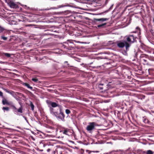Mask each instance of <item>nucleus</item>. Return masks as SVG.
<instances>
[{"label": "nucleus", "instance_id": "1", "mask_svg": "<svg viewBox=\"0 0 154 154\" xmlns=\"http://www.w3.org/2000/svg\"><path fill=\"white\" fill-rule=\"evenodd\" d=\"M50 110L51 113L54 115L58 119L63 121L64 120V118L65 117V115L62 112L61 107H60V109H59V113H58V111L52 107L50 108Z\"/></svg>", "mask_w": 154, "mask_h": 154}, {"label": "nucleus", "instance_id": "2", "mask_svg": "<svg viewBox=\"0 0 154 154\" xmlns=\"http://www.w3.org/2000/svg\"><path fill=\"white\" fill-rule=\"evenodd\" d=\"M116 44L117 46L120 48H122L125 46L126 51L129 50V48L130 46V44L126 41H117Z\"/></svg>", "mask_w": 154, "mask_h": 154}, {"label": "nucleus", "instance_id": "3", "mask_svg": "<svg viewBox=\"0 0 154 154\" xmlns=\"http://www.w3.org/2000/svg\"><path fill=\"white\" fill-rule=\"evenodd\" d=\"M97 124L95 122H89L86 127V130L90 133H92V131L96 129Z\"/></svg>", "mask_w": 154, "mask_h": 154}, {"label": "nucleus", "instance_id": "4", "mask_svg": "<svg viewBox=\"0 0 154 154\" xmlns=\"http://www.w3.org/2000/svg\"><path fill=\"white\" fill-rule=\"evenodd\" d=\"M126 41L129 43L130 45L131 44L137 41V37L134 36L133 35H129L126 36Z\"/></svg>", "mask_w": 154, "mask_h": 154}, {"label": "nucleus", "instance_id": "5", "mask_svg": "<svg viewBox=\"0 0 154 154\" xmlns=\"http://www.w3.org/2000/svg\"><path fill=\"white\" fill-rule=\"evenodd\" d=\"M8 4L11 8L19 9L20 10L22 9V8L20 7V6L17 3H16L13 1H8Z\"/></svg>", "mask_w": 154, "mask_h": 154}, {"label": "nucleus", "instance_id": "6", "mask_svg": "<svg viewBox=\"0 0 154 154\" xmlns=\"http://www.w3.org/2000/svg\"><path fill=\"white\" fill-rule=\"evenodd\" d=\"M60 132L67 135H69L71 133L70 129L66 128H63L60 131Z\"/></svg>", "mask_w": 154, "mask_h": 154}, {"label": "nucleus", "instance_id": "7", "mask_svg": "<svg viewBox=\"0 0 154 154\" xmlns=\"http://www.w3.org/2000/svg\"><path fill=\"white\" fill-rule=\"evenodd\" d=\"M11 107H12L14 111L16 112H19L20 113H23V108L22 106L21 105L20 107L17 109L16 107L14 105H12Z\"/></svg>", "mask_w": 154, "mask_h": 154}, {"label": "nucleus", "instance_id": "8", "mask_svg": "<svg viewBox=\"0 0 154 154\" xmlns=\"http://www.w3.org/2000/svg\"><path fill=\"white\" fill-rule=\"evenodd\" d=\"M11 107H12L14 111L16 112H19L20 113H23V108L22 106L21 105L20 107L17 109L16 107L14 105H12Z\"/></svg>", "mask_w": 154, "mask_h": 154}, {"label": "nucleus", "instance_id": "9", "mask_svg": "<svg viewBox=\"0 0 154 154\" xmlns=\"http://www.w3.org/2000/svg\"><path fill=\"white\" fill-rule=\"evenodd\" d=\"M48 104H50L51 106L53 107H56L58 106L59 108V109H60V107H61V106H60L57 104L55 102L50 101L49 102H48Z\"/></svg>", "mask_w": 154, "mask_h": 154}, {"label": "nucleus", "instance_id": "10", "mask_svg": "<svg viewBox=\"0 0 154 154\" xmlns=\"http://www.w3.org/2000/svg\"><path fill=\"white\" fill-rule=\"evenodd\" d=\"M94 21L95 22H97V21H101L102 22L104 21L108 20V19L107 18H103L98 19L94 18Z\"/></svg>", "mask_w": 154, "mask_h": 154}, {"label": "nucleus", "instance_id": "11", "mask_svg": "<svg viewBox=\"0 0 154 154\" xmlns=\"http://www.w3.org/2000/svg\"><path fill=\"white\" fill-rule=\"evenodd\" d=\"M127 2H131L130 6L136 5L138 3V2L136 0H126Z\"/></svg>", "mask_w": 154, "mask_h": 154}, {"label": "nucleus", "instance_id": "12", "mask_svg": "<svg viewBox=\"0 0 154 154\" xmlns=\"http://www.w3.org/2000/svg\"><path fill=\"white\" fill-rule=\"evenodd\" d=\"M113 75H115L114 77V79H117L119 77V74L118 73V71L117 70L114 71V74Z\"/></svg>", "mask_w": 154, "mask_h": 154}, {"label": "nucleus", "instance_id": "13", "mask_svg": "<svg viewBox=\"0 0 154 154\" xmlns=\"http://www.w3.org/2000/svg\"><path fill=\"white\" fill-rule=\"evenodd\" d=\"M4 55L5 56L7 57H11V54L8 53H4L2 52H0V56H3Z\"/></svg>", "mask_w": 154, "mask_h": 154}, {"label": "nucleus", "instance_id": "14", "mask_svg": "<svg viewBox=\"0 0 154 154\" xmlns=\"http://www.w3.org/2000/svg\"><path fill=\"white\" fill-rule=\"evenodd\" d=\"M54 147L53 146H50L47 149V151L48 152H49L50 151H52L54 152Z\"/></svg>", "mask_w": 154, "mask_h": 154}, {"label": "nucleus", "instance_id": "15", "mask_svg": "<svg viewBox=\"0 0 154 154\" xmlns=\"http://www.w3.org/2000/svg\"><path fill=\"white\" fill-rule=\"evenodd\" d=\"M23 85L27 87L28 88H29L31 90H32L33 88L30 85L26 83H23Z\"/></svg>", "mask_w": 154, "mask_h": 154}, {"label": "nucleus", "instance_id": "16", "mask_svg": "<svg viewBox=\"0 0 154 154\" xmlns=\"http://www.w3.org/2000/svg\"><path fill=\"white\" fill-rule=\"evenodd\" d=\"M140 28L138 27H137L135 28V30L134 31H133L132 32V33H140Z\"/></svg>", "mask_w": 154, "mask_h": 154}, {"label": "nucleus", "instance_id": "17", "mask_svg": "<svg viewBox=\"0 0 154 154\" xmlns=\"http://www.w3.org/2000/svg\"><path fill=\"white\" fill-rule=\"evenodd\" d=\"M140 61L142 62L144 64H148V62L146 60V58L144 59H140Z\"/></svg>", "mask_w": 154, "mask_h": 154}, {"label": "nucleus", "instance_id": "18", "mask_svg": "<svg viewBox=\"0 0 154 154\" xmlns=\"http://www.w3.org/2000/svg\"><path fill=\"white\" fill-rule=\"evenodd\" d=\"M143 122L146 124H149L150 122L149 120L146 118V117H143Z\"/></svg>", "mask_w": 154, "mask_h": 154}, {"label": "nucleus", "instance_id": "19", "mask_svg": "<svg viewBox=\"0 0 154 154\" xmlns=\"http://www.w3.org/2000/svg\"><path fill=\"white\" fill-rule=\"evenodd\" d=\"M2 103L4 105H5V104L8 105L9 104V103L8 102L7 100L5 99H4L2 100Z\"/></svg>", "mask_w": 154, "mask_h": 154}, {"label": "nucleus", "instance_id": "20", "mask_svg": "<svg viewBox=\"0 0 154 154\" xmlns=\"http://www.w3.org/2000/svg\"><path fill=\"white\" fill-rule=\"evenodd\" d=\"M30 106L31 107V110L32 111H33L34 109V106L32 102L31 101H30Z\"/></svg>", "mask_w": 154, "mask_h": 154}, {"label": "nucleus", "instance_id": "21", "mask_svg": "<svg viewBox=\"0 0 154 154\" xmlns=\"http://www.w3.org/2000/svg\"><path fill=\"white\" fill-rule=\"evenodd\" d=\"M144 153L146 154H153L154 152L150 150H149L146 151V152H144Z\"/></svg>", "mask_w": 154, "mask_h": 154}, {"label": "nucleus", "instance_id": "22", "mask_svg": "<svg viewBox=\"0 0 154 154\" xmlns=\"http://www.w3.org/2000/svg\"><path fill=\"white\" fill-rule=\"evenodd\" d=\"M106 24V23H105L97 25V27L98 28L104 27V26Z\"/></svg>", "mask_w": 154, "mask_h": 154}, {"label": "nucleus", "instance_id": "23", "mask_svg": "<svg viewBox=\"0 0 154 154\" xmlns=\"http://www.w3.org/2000/svg\"><path fill=\"white\" fill-rule=\"evenodd\" d=\"M147 57V55L145 54H142L140 56V60L141 59L146 58Z\"/></svg>", "mask_w": 154, "mask_h": 154}, {"label": "nucleus", "instance_id": "24", "mask_svg": "<svg viewBox=\"0 0 154 154\" xmlns=\"http://www.w3.org/2000/svg\"><path fill=\"white\" fill-rule=\"evenodd\" d=\"M2 109L4 110H5L7 111H8L9 110V107H4L2 108Z\"/></svg>", "mask_w": 154, "mask_h": 154}, {"label": "nucleus", "instance_id": "25", "mask_svg": "<svg viewBox=\"0 0 154 154\" xmlns=\"http://www.w3.org/2000/svg\"><path fill=\"white\" fill-rule=\"evenodd\" d=\"M84 150L82 149H81L79 151V153L81 154H83L84 153Z\"/></svg>", "mask_w": 154, "mask_h": 154}, {"label": "nucleus", "instance_id": "26", "mask_svg": "<svg viewBox=\"0 0 154 154\" xmlns=\"http://www.w3.org/2000/svg\"><path fill=\"white\" fill-rule=\"evenodd\" d=\"M32 80L35 82H37L38 81V79L36 78H33L32 79Z\"/></svg>", "mask_w": 154, "mask_h": 154}, {"label": "nucleus", "instance_id": "27", "mask_svg": "<svg viewBox=\"0 0 154 154\" xmlns=\"http://www.w3.org/2000/svg\"><path fill=\"white\" fill-rule=\"evenodd\" d=\"M65 112L67 114H69L71 112L70 110L69 109H66Z\"/></svg>", "mask_w": 154, "mask_h": 154}, {"label": "nucleus", "instance_id": "28", "mask_svg": "<svg viewBox=\"0 0 154 154\" xmlns=\"http://www.w3.org/2000/svg\"><path fill=\"white\" fill-rule=\"evenodd\" d=\"M1 39H3L4 40H6L7 39V37H5L4 36H2L1 37Z\"/></svg>", "mask_w": 154, "mask_h": 154}, {"label": "nucleus", "instance_id": "29", "mask_svg": "<svg viewBox=\"0 0 154 154\" xmlns=\"http://www.w3.org/2000/svg\"><path fill=\"white\" fill-rule=\"evenodd\" d=\"M35 25L33 24H27L25 25V26L26 27L29 26V27H32L34 26Z\"/></svg>", "mask_w": 154, "mask_h": 154}, {"label": "nucleus", "instance_id": "30", "mask_svg": "<svg viewBox=\"0 0 154 154\" xmlns=\"http://www.w3.org/2000/svg\"><path fill=\"white\" fill-rule=\"evenodd\" d=\"M92 152V151H90L88 150H86V154H90Z\"/></svg>", "mask_w": 154, "mask_h": 154}, {"label": "nucleus", "instance_id": "31", "mask_svg": "<svg viewBox=\"0 0 154 154\" xmlns=\"http://www.w3.org/2000/svg\"><path fill=\"white\" fill-rule=\"evenodd\" d=\"M23 8H25V9H27V10L29 9V7H27L26 5H23Z\"/></svg>", "mask_w": 154, "mask_h": 154}, {"label": "nucleus", "instance_id": "32", "mask_svg": "<svg viewBox=\"0 0 154 154\" xmlns=\"http://www.w3.org/2000/svg\"><path fill=\"white\" fill-rule=\"evenodd\" d=\"M4 30V29L0 26V32H2Z\"/></svg>", "mask_w": 154, "mask_h": 154}, {"label": "nucleus", "instance_id": "33", "mask_svg": "<svg viewBox=\"0 0 154 154\" xmlns=\"http://www.w3.org/2000/svg\"><path fill=\"white\" fill-rule=\"evenodd\" d=\"M3 89L6 92L8 93L11 94V93L10 92H9V91H8V90H7V89H5V88H3Z\"/></svg>", "mask_w": 154, "mask_h": 154}, {"label": "nucleus", "instance_id": "34", "mask_svg": "<svg viewBox=\"0 0 154 154\" xmlns=\"http://www.w3.org/2000/svg\"><path fill=\"white\" fill-rule=\"evenodd\" d=\"M0 96L2 97H3V93L1 91H0Z\"/></svg>", "mask_w": 154, "mask_h": 154}, {"label": "nucleus", "instance_id": "35", "mask_svg": "<svg viewBox=\"0 0 154 154\" xmlns=\"http://www.w3.org/2000/svg\"><path fill=\"white\" fill-rule=\"evenodd\" d=\"M65 13H68V12H69V11H65Z\"/></svg>", "mask_w": 154, "mask_h": 154}, {"label": "nucleus", "instance_id": "36", "mask_svg": "<svg viewBox=\"0 0 154 154\" xmlns=\"http://www.w3.org/2000/svg\"><path fill=\"white\" fill-rule=\"evenodd\" d=\"M39 151H43V150H40V149H39Z\"/></svg>", "mask_w": 154, "mask_h": 154}, {"label": "nucleus", "instance_id": "37", "mask_svg": "<svg viewBox=\"0 0 154 154\" xmlns=\"http://www.w3.org/2000/svg\"><path fill=\"white\" fill-rule=\"evenodd\" d=\"M3 62L2 61H0V63H2Z\"/></svg>", "mask_w": 154, "mask_h": 154}, {"label": "nucleus", "instance_id": "38", "mask_svg": "<svg viewBox=\"0 0 154 154\" xmlns=\"http://www.w3.org/2000/svg\"><path fill=\"white\" fill-rule=\"evenodd\" d=\"M103 85V84H100L99 85V86H100V85Z\"/></svg>", "mask_w": 154, "mask_h": 154}, {"label": "nucleus", "instance_id": "39", "mask_svg": "<svg viewBox=\"0 0 154 154\" xmlns=\"http://www.w3.org/2000/svg\"><path fill=\"white\" fill-rule=\"evenodd\" d=\"M100 88H101V89H103V88H101V87H100Z\"/></svg>", "mask_w": 154, "mask_h": 154}, {"label": "nucleus", "instance_id": "40", "mask_svg": "<svg viewBox=\"0 0 154 154\" xmlns=\"http://www.w3.org/2000/svg\"><path fill=\"white\" fill-rule=\"evenodd\" d=\"M66 62V63H67V62L66 61V62Z\"/></svg>", "mask_w": 154, "mask_h": 154}]
</instances>
